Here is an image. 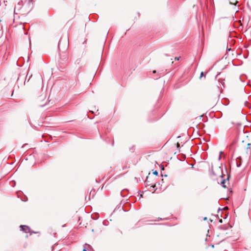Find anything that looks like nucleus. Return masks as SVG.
Listing matches in <instances>:
<instances>
[{
    "mask_svg": "<svg viewBox=\"0 0 251 251\" xmlns=\"http://www.w3.org/2000/svg\"><path fill=\"white\" fill-rule=\"evenodd\" d=\"M216 173L214 172V171L212 170V172L211 174V177L212 178L215 179L214 176H219L220 177H222L223 173L222 170L220 167L217 168L215 170Z\"/></svg>",
    "mask_w": 251,
    "mask_h": 251,
    "instance_id": "nucleus-1",
    "label": "nucleus"
},
{
    "mask_svg": "<svg viewBox=\"0 0 251 251\" xmlns=\"http://www.w3.org/2000/svg\"><path fill=\"white\" fill-rule=\"evenodd\" d=\"M22 230L25 232V233L30 232V228L28 226H21Z\"/></svg>",
    "mask_w": 251,
    "mask_h": 251,
    "instance_id": "nucleus-2",
    "label": "nucleus"
},
{
    "mask_svg": "<svg viewBox=\"0 0 251 251\" xmlns=\"http://www.w3.org/2000/svg\"><path fill=\"white\" fill-rule=\"evenodd\" d=\"M23 2L22 0H20V1H19V2L17 4V8H18L19 9H20L22 7V6L23 5Z\"/></svg>",
    "mask_w": 251,
    "mask_h": 251,
    "instance_id": "nucleus-3",
    "label": "nucleus"
},
{
    "mask_svg": "<svg viewBox=\"0 0 251 251\" xmlns=\"http://www.w3.org/2000/svg\"><path fill=\"white\" fill-rule=\"evenodd\" d=\"M222 185L223 186V187L224 188H226V185H225V179H222L221 180V182Z\"/></svg>",
    "mask_w": 251,
    "mask_h": 251,
    "instance_id": "nucleus-4",
    "label": "nucleus"
},
{
    "mask_svg": "<svg viewBox=\"0 0 251 251\" xmlns=\"http://www.w3.org/2000/svg\"><path fill=\"white\" fill-rule=\"evenodd\" d=\"M251 144H248V147H247V150H248L249 149H250V148H251V147H250V146H251Z\"/></svg>",
    "mask_w": 251,
    "mask_h": 251,
    "instance_id": "nucleus-5",
    "label": "nucleus"
},
{
    "mask_svg": "<svg viewBox=\"0 0 251 251\" xmlns=\"http://www.w3.org/2000/svg\"><path fill=\"white\" fill-rule=\"evenodd\" d=\"M153 174L154 175H156V176H157V175H158V172H157V171H155L153 173Z\"/></svg>",
    "mask_w": 251,
    "mask_h": 251,
    "instance_id": "nucleus-6",
    "label": "nucleus"
},
{
    "mask_svg": "<svg viewBox=\"0 0 251 251\" xmlns=\"http://www.w3.org/2000/svg\"><path fill=\"white\" fill-rule=\"evenodd\" d=\"M202 76H203V72H202L201 73V76H200V77H201Z\"/></svg>",
    "mask_w": 251,
    "mask_h": 251,
    "instance_id": "nucleus-7",
    "label": "nucleus"
},
{
    "mask_svg": "<svg viewBox=\"0 0 251 251\" xmlns=\"http://www.w3.org/2000/svg\"><path fill=\"white\" fill-rule=\"evenodd\" d=\"M60 44H61V41H60L59 42L58 45V48H60Z\"/></svg>",
    "mask_w": 251,
    "mask_h": 251,
    "instance_id": "nucleus-8",
    "label": "nucleus"
},
{
    "mask_svg": "<svg viewBox=\"0 0 251 251\" xmlns=\"http://www.w3.org/2000/svg\"><path fill=\"white\" fill-rule=\"evenodd\" d=\"M219 222H220V223H222L223 222L222 219H220V220H219Z\"/></svg>",
    "mask_w": 251,
    "mask_h": 251,
    "instance_id": "nucleus-9",
    "label": "nucleus"
},
{
    "mask_svg": "<svg viewBox=\"0 0 251 251\" xmlns=\"http://www.w3.org/2000/svg\"><path fill=\"white\" fill-rule=\"evenodd\" d=\"M180 57H177V58L176 57V60H178L179 59V58H180Z\"/></svg>",
    "mask_w": 251,
    "mask_h": 251,
    "instance_id": "nucleus-10",
    "label": "nucleus"
},
{
    "mask_svg": "<svg viewBox=\"0 0 251 251\" xmlns=\"http://www.w3.org/2000/svg\"><path fill=\"white\" fill-rule=\"evenodd\" d=\"M83 251H87V250H86L85 248H84V249L83 250Z\"/></svg>",
    "mask_w": 251,
    "mask_h": 251,
    "instance_id": "nucleus-11",
    "label": "nucleus"
},
{
    "mask_svg": "<svg viewBox=\"0 0 251 251\" xmlns=\"http://www.w3.org/2000/svg\"><path fill=\"white\" fill-rule=\"evenodd\" d=\"M177 147H179V144L178 143L177 144Z\"/></svg>",
    "mask_w": 251,
    "mask_h": 251,
    "instance_id": "nucleus-12",
    "label": "nucleus"
},
{
    "mask_svg": "<svg viewBox=\"0 0 251 251\" xmlns=\"http://www.w3.org/2000/svg\"><path fill=\"white\" fill-rule=\"evenodd\" d=\"M219 160H220V159H221V156H220V155L219 156Z\"/></svg>",
    "mask_w": 251,
    "mask_h": 251,
    "instance_id": "nucleus-13",
    "label": "nucleus"
},
{
    "mask_svg": "<svg viewBox=\"0 0 251 251\" xmlns=\"http://www.w3.org/2000/svg\"><path fill=\"white\" fill-rule=\"evenodd\" d=\"M153 73H156V71H153Z\"/></svg>",
    "mask_w": 251,
    "mask_h": 251,
    "instance_id": "nucleus-14",
    "label": "nucleus"
}]
</instances>
